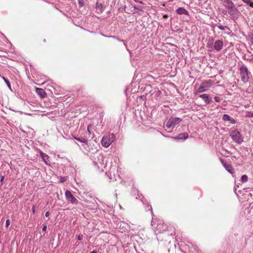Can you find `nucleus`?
<instances>
[{
	"instance_id": "f257e3e1",
	"label": "nucleus",
	"mask_w": 253,
	"mask_h": 253,
	"mask_svg": "<svg viewBox=\"0 0 253 253\" xmlns=\"http://www.w3.org/2000/svg\"><path fill=\"white\" fill-rule=\"evenodd\" d=\"M115 135L113 133H109L104 135L101 140V144L105 148H108L115 139Z\"/></svg>"
},
{
	"instance_id": "f03ea898",
	"label": "nucleus",
	"mask_w": 253,
	"mask_h": 253,
	"mask_svg": "<svg viewBox=\"0 0 253 253\" xmlns=\"http://www.w3.org/2000/svg\"><path fill=\"white\" fill-rule=\"evenodd\" d=\"M213 84V82L211 80L205 81L203 82L195 92V94L207 91Z\"/></svg>"
},
{
	"instance_id": "7ed1b4c3",
	"label": "nucleus",
	"mask_w": 253,
	"mask_h": 253,
	"mask_svg": "<svg viewBox=\"0 0 253 253\" xmlns=\"http://www.w3.org/2000/svg\"><path fill=\"white\" fill-rule=\"evenodd\" d=\"M232 140L238 144H241L243 141L242 134L237 130H232L230 133Z\"/></svg>"
},
{
	"instance_id": "20e7f679",
	"label": "nucleus",
	"mask_w": 253,
	"mask_h": 253,
	"mask_svg": "<svg viewBox=\"0 0 253 253\" xmlns=\"http://www.w3.org/2000/svg\"><path fill=\"white\" fill-rule=\"evenodd\" d=\"M240 75L242 81L244 83H246L248 81L249 78V72L247 68L244 65H242L240 67Z\"/></svg>"
},
{
	"instance_id": "39448f33",
	"label": "nucleus",
	"mask_w": 253,
	"mask_h": 253,
	"mask_svg": "<svg viewBox=\"0 0 253 253\" xmlns=\"http://www.w3.org/2000/svg\"><path fill=\"white\" fill-rule=\"evenodd\" d=\"M67 200L73 204H78L79 203L78 200L73 195L71 192L67 190L65 193Z\"/></svg>"
},
{
	"instance_id": "423d86ee",
	"label": "nucleus",
	"mask_w": 253,
	"mask_h": 253,
	"mask_svg": "<svg viewBox=\"0 0 253 253\" xmlns=\"http://www.w3.org/2000/svg\"><path fill=\"white\" fill-rule=\"evenodd\" d=\"M228 12L232 19H237L239 16L240 12L238 9L234 6L228 10Z\"/></svg>"
},
{
	"instance_id": "0eeeda50",
	"label": "nucleus",
	"mask_w": 253,
	"mask_h": 253,
	"mask_svg": "<svg viewBox=\"0 0 253 253\" xmlns=\"http://www.w3.org/2000/svg\"><path fill=\"white\" fill-rule=\"evenodd\" d=\"M223 46V43L222 41L220 40H217L214 42V48L216 51L220 50Z\"/></svg>"
},
{
	"instance_id": "6e6552de",
	"label": "nucleus",
	"mask_w": 253,
	"mask_h": 253,
	"mask_svg": "<svg viewBox=\"0 0 253 253\" xmlns=\"http://www.w3.org/2000/svg\"><path fill=\"white\" fill-rule=\"evenodd\" d=\"M223 5L228 10L235 6L234 3L230 0H224Z\"/></svg>"
},
{
	"instance_id": "1a4fd4ad",
	"label": "nucleus",
	"mask_w": 253,
	"mask_h": 253,
	"mask_svg": "<svg viewBox=\"0 0 253 253\" xmlns=\"http://www.w3.org/2000/svg\"><path fill=\"white\" fill-rule=\"evenodd\" d=\"M90 138H92V137L88 136L87 135H84V136H80L79 137H75V139L82 143H86Z\"/></svg>"
},
{
	"instance_id": "9d476101",
	"label": "nucleus",
	"mask_w": 253,
	"mask_h": 253,
	"mask_svg": "<svg viewBox=\"0 0 253 253\" xmlns=\"http://www.w3.org/2000/svg\"><path fill=\"white\" fill-rule=\"evenodd\" d=\"M199 97L203 99L207 104H210L211 101V98L210 97L208 94H203L200 95Z\"/></svg>"
},
{
	"instance_id": "9b49d317",
	"label": "nucleus",
	"mask_w": 253,
	"mask_h": 253,
	"mask_svg": "<svg viewBox=\"0 0 253 253\" xmlns=\"http://www.w3.org/2000/svg\"><path fill=\"white\" fill-rule=\"evenodd\" d=\"M36 92L42 98L45 97L46 96V92L42 88H36Z\"/></svg>"
},
{
	"instance_id": "f8f14e48",
	"label": "nucleus",
	"mask_w": 253,
	"mask_h": 253,
	"mask_svg": "<svg viewBox=\"0 0 253 253\" xmlns=\"http://www.w3.org/2000/svg\"><path fill=\"white\" fill-rule=\"evenodd\" d=\"M221 162L227 171H228L229 173L231 174L234 173V169H233L231 165L227 164L226 163H224L223 161H221Z\"/></svg>"
},
{
	"instance_id": "ddd939ff",
	"label": "nucleus",
	"mask_w": 253,
	"mask_h": 253,
	"mask_svg": "<svg viewBox=\"0 0 253 253\" xmlns=\"http://www.w3.org/2000/svg\"><path fill=\"white\" fill-rule=\"evenodd\" d=\"M188 137V134L186 132L180 133L177 136L173 137L174 139H186Z\"/></svg>"
},
{
	"instance_id": "4468645a",
	"label": "nucleus",
	"mask_w": 253,
	"mask_h": 253,
	"mask_svg": "<svg viewBox=\"0 0 253 253\" xmlns=\"http://www.w3.org/2000/svg\"><path fill=\"white\" fill-rule=\"evenodd\" d=\"M222 119L224 121H228L230 122L232 124H234L235 123V120L230 117L227 114H224Z\"/></svg>"
},
{
	"instance_id": "2eb2a0df",
	"label": "nucleus",
	"mask_w": 253,
	"mask_h": 253,
	"mask_svg": "<svg viewBox=\"0 0 253 253\" xmlns=\"http://www.w3.org/2000/svg\"><path fill=\"white\" fill-rule=\"evenodd\" d=\"M176 13L178 14L188 15V11L183 7H179L176 10Z\"/></svg>"
},
{
	"instance_id": "dca6fc26",
	"label": "nucleus",
	"mask_w": 253,
	"mask_h": 253,
	"mask_svg": "<svg viewBox=\"0 0 253 253\" xmlns=\"http://www.w3.org/2000/svg\"><path fill=\"white\" fill-rule=\"evenodd\" d=\"M170 119L172 122L173 126L179 124V123L181 121L179 118H170Z\"/></svg>"
},
{
	"instance_id": "f3484780",
	"label": "nucleus",
	"mask_w": 253,
	"mask_h": 253,
	"mask_svg": "<svg viewBox=\"0 0 253 253\" xmlns=\"http://www.w3.org/2000/svg\"><path fill=\"white\" fill-rule=\"evenodd\" d=\"M41 156L42 158L43 161L47 164V162L48 161L49 157L45 154H44L42 152H40Z\"/></svg>"
},
{
	"instance_id": "a211bd4d",
	"label": "nucleus",
	"mask_w": 253,
	"mask_h": 253,
	"mask_svg": "<svg viewBox=\"0 0 253 253\" xmlns=\"http://www.w3.org/2000/svg\"><path fill=\"white\" fill-rule=\"evenodd\" d=\"M245 117L247 118H253V112L247 111L246 112Z\"/></svg>"
},
{
	"instance_id": "6ab92c4d",
	"label": "nucleus",
	"mask_w": 253,
	"mask_h": 253,
	"mask_svg": "<svg viewBox=\"0 0 253 253\" xmlns=\"http://www.w3.org/2000/svg\"><path fill=\"white\" fill-rule=\"evenodd\" d=\"M92 127V125L91 124H89L87 126V133H86V134L85 135H87V136H90V134H91V131H90V128H91Z\"/></svg>"
},
{
	"instance_id": "aec40b11",
	"label": "nucleus",
	"mask_w": 253,
	"mask_h": 253,
	"mask_svg": "<svg viewBox=\"0 0 253 253\" xmlns=\"http://www.w3.org/2000/svg\"><path fill=\"white\" fill-rule=\"evenodd\" d=\"M248 180V176L246 175H243L241 177V181L242 183L246 182Z\"/></svg>"
},
{
	"instance_id": "412c9836",
	"label": "nucleus",
	"mask_w": 253,
	"mask_h": 253,
	"mask_svg": "<svg viewBox=\"0 0 253 253\" xmlns=\"http://www.w3.org/2000/svg\"><path fill=\"white\" fill-rule=\"evenodd\" d=\"M172 124V122L170 120V118L167 122V123L166 124V126L168 128H170L171 126H173Z\"/></svg>"
},
{
	"instance_id": "4be33fe9",
	"label": "nucleus",
	"mask_w": 253,
	"mask_h": 253,
	"mask_svg": "<svg viewBox=\"0 0 253 253\" xmlns=\"http://www.w3.org/2000/svg\"><path fill=\"white\" fill-rule=\"evenodd\" d=\"M243 1L246 3L250 4V6L253 7V3L251 2V0H242Z\"/></svg>"
},
{
	"instance_id": "5701e85b",
	"label": "nucleus",
	"mask_w": 253,
	"mask_h": 253,
	"mask_svg": "<svg viewBox=\"0 0 253 253\" xmlns=\"http://www.w3.org/2000/svg\"><path fill=\"white\" fill-rule=\"evenodd\" d=\"M218 28L221 30H225V29H229L228 27L226 26H218Z\"/></svg>"
},
{
	"instance_id": "b1692460",
	"label": "nucleus",
	"mask_w": 253,
	"mask_h": 253,
	"mask_svg": "<svg viewBox=\"0 0 253 253\" xmlns=\"http://www.w3.org/2000/svg\"><path fill=\"white\" fill-rule=\"evenodd\" d=\"M2 79H3V80L4 81V82H5V83L6 84L7 86L10 88L11 87V85H10V84L9 83V82L8 81V80H7L6 79H5L4 77H2Z\"/></svg>"
},
{
	"instance_id": "393cba45",
	"label": "nucleus",
	"mask_w": 253,
	"mask_h": 253,
	"mask_svg": "<svg viewBox=\"0 0 253 253\" xmlns=\"http://www.w3.org/2000/svg\"><path fill=\"white\" fill-rule=\"evenodd\" d=\"M214 99L215 101L216 102H219L221 100L220 97H219L218 96L214 97Z\"/></svg>"
},
{
	"instance_id": "a878e982",
	"label": "nucleus",
	"mask_w": 253,
	"mask_h": 253,
	"mask_svg": "<svg viewBox=\"0 0 253 253\" xmlns=\"http://www.w3.org/2000/svg\"><path fill=\"white\" fill-rule=\"evenodd\" d=\"M10 219H7L6 220V223H5V225H6V227H8V226L10 225Z\"/></svg>"
},
{
	"instance_id": "bb28decb",
	"label": "nucleus",
	"mask_w": 253,
	"mask_h": 253,
	"mask_svg": "<svg viewBox=\"0 0 253 253\" xmlns=\"http://www.w3.org/2000/svg\"><path fill=\"white\" fill-rule=\"evenodd\" d=\"M47 229V226L45 224L43 225L42 230L45 231Z\"/></svg>"
},
{
	"instance_id": "cd10ccee",
	"label": "nucleus",
	"mask_w": 253,
	"mask_h": 253,
	"mask_svg": "<svg viewBox=\"0 0 253 253\" xmlns=\"http://www.w3.org/2000/svg\"><path fill=\"white\" fill-rule=\"evenodd\" d=\"M4 179V176H1V177H0V182L1 183H2L3 180Z\"/></svg>"
},
{
	"instance_id": "c85d7f7f",
	"label": "nucleus",
	"mask_w": 253,
	"mask_h": 253,
	"mask_svg": "<svg viewBox=\"0 0 253 253\" xmlns=\"http://www.w3.org/2000/svg\"><path fill=\"white\" fill-rule=\"evenodd\" d=\"M83 239V236L82 235H79L78 236V240H82Z\"/></svg>"
},
{
	"instance_id": "c756f323",
	"label": "nucleus",
	"mask_w": 253,
	"mask_h": 253,
	"mask_svg": "<svg viewBox=\"0 0 253 253\" xmlns=\"http://www.w3.org/2000/svg\"><path fill=\"white\" fill-rule=\"evenodd\" d=\"M50 214V213L49 211H46L45 213V215L46 216V217H48Z\"/></svg>"
},
{
	"instance_id": "7c9ffc66",
	"label": "nucleus",
	"mask_w": 253,
	"mask_h": 253,
	"mask_svg": "<svg viewBox=\"0 0 253 253\" xmlns=\"http://www.w3.org/2000/svg\"><path fill=\"white\" fill-rule=\"evenodd\" d=\"M32 211H33V213H35V208L34 207H33L32 208Z\"/></svg>"
},
{
	"instance_id": "2f4dec72",
	"label": "nucleus",
	"mask_w": 253,
	"mask_h": 253,
	"mask_svg": "<svg viewBox=\"0 0 253 253\" xmlns=\"http://www.w3.org/2000/svg\"><path fill=\"white\" fill-rule=\"evenodd\" d=\"M90 253H97L95 251H93L91 252Z\"/></svg>"
}]
</instances>
